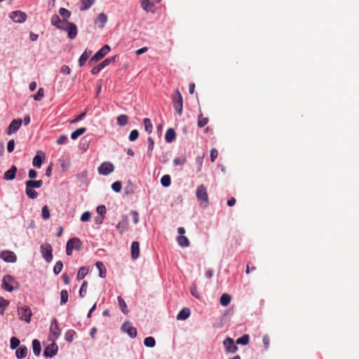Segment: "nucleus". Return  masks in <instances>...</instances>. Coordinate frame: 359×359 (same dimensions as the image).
Wrapping results in <instances>:
<instances>
[{"label": "nucleus", "instance_id": "1", "mask_svg": "<svg viewBox=\"0 0 359 359\" xmlns=\"http://www.w3.org/2000/svg\"><path fill=\"white\" fill-rule=\"evenodd\" d=\"M172 103L175 111L181 116L183 109V97L178 89H176L171 96Z\"/></svg>", "mask_w": 359, "mask_h": 359}, {"label": "nucleus", "instance_id": "2", "mask_svg": "<svg viewBox=\"0 0 359 359\" xmlns=\"http://www.w3.org/2000/svg\"><path fill=\"white\" fill-rule=\"evenodd\" d=\"M196 195L201 205H203L205 208L207 207L208 205V195L207 189L203 184L198 187Z\"/></svg>", "mask_w": 359, "mask_h": 359}, {"label": "nucleus", "instance_id": "3", "mask_svg": "<svg viewBox=\"0 0 359 359\" xmlns=\"http://www.w3.org/2000/svg\"><path fill=\"white\" fill-rule=\"evenodd\" d=\"M59 29L67 32L68 37L70 39H75L78 34L76 25L74 23L71 22L69 21H65L62 27H59Z\"/></svg>", "mask_w": 359, "mask_h": 359}, {"label": "nucleus", "instance_id": "4", "mask_svg": "<svg viewBox=\"0 0 359 359\" xmlns=\"http://www.w3.org/2000/svg\"><path fill=\"white\" fill-rule=\"evenodd\" d=\"M18 282L11 275H6L3 278L2 287L8 291L12 292L15 287H18Z\"/></svg>", "mask_w": 359, "mask_h": 359}, {"label": "nucleus", "instance_id": "5", "mask_svg": "<svg viewBox=\"0 0 359 359\" xmlns=\"http://www.w3.org/2000/svg\"><path fill=\"white\" fill-rule=\"evenodd\" d=\"M60 335V330L58 328L57 321L55 318H53L50 326L49 339L51 341H55Z\"/></svg>", "mask_w": 359, "mask_h": 359}, {"label": "nucleus", "instance_id": "6", "mask_svg": "<svg viewBox=\"0 0 359 359\" xmlns=\"http://www.w3.org/2000/svg\"><path fill=\"white\" fill-rule=\"evenodd\" d=\"M110 51L109 45H104L90 60V63L95 62L102 59Z\"/></svg>", "mask_w": 359, "mask_h": 359}, {"label": "nucleus", "instance_id": "7", "mask_svg": "<svg viewBox=\"0 0 359 359\" xmlns=\"http://www.w3.org/2000/svg\"><path fill=\"white\" fill-rule=\"evenodd\" d=\"M41 252L43 259L47 262H50L53 259L52 247L48 243L42 244L40 247Z\"/></svg>", "mask_w": 359, "mask_h": 359}, {"label": "nucleus", "instance_id": "8", "mask_svg": "<svg viewBox=\"0 0 359 359\" xmlns=\"http://www.w3.org/2000/svg\"><path fill=\"white\" fill-rule=\"evenodd\" d=\"M114 170V165L109 161L102 163L98 168V172L102 175H107Z\"/></svg>", "mask_w": 359, "mask_h": 359}, {"label": "nucleus", "instance_id": "9", "mask_svg": "<svg viewBox=\"0 0 359 359\" xmlns=\"http://www.w3.org/2000/svg\"><path fill=\"white\" fill-rule=\"evenodd\" d=\"M57 345L55 343V341H52L51 344L45 348L43 351V355L46 358H52L57 354Z\"/></svg>", "mask_w": 359, "mask_h": 359}, {"label": "nucleus", "instance_id": "10", "mask_svg": "<svg viewBox=\"0 0 359 359\" xmlns=\"http://www.w3.org/2000/svg\"><path fill=\"white\" fill-rule=\"evenodd\" d=\"M226 352L234 353L238 351V347L235 344L233 339L231 337H227L223 341Z\"/></svg>", "mask_w": 359, "mask_h": 359}, {"label": "nucleus", "instance_id": "11", "mask_svg": "<svg viewBox=\"0 0 359 359\" xmlns=\"http://www.w3.org/2000/svg\"><path fill=\"white\" fill-rule=\"evenodd\" d=\"M121 330L127 333L130 337L135 338L137 336V330L134 327L131 323L126 321L121 326Z\"/></svg>", "mask_w": 359, "mask_h": 359}, {"label": "nucleus", "instance_id": "12", "mask_svg": "<svg viewBox=\"0 0 359 359\" xmlns=\"http://www.w3.org/2000/svg\"><path fill=\"white\" fill-rule=\"evenodd\" d=\"M9 16L15 22L18 23H22L27 19L25 13L20 11H13L10 13Z\"/></svg>", "mask_w": 359, "mask_h": 359}, {"label": "nucleus", "instance_id": "13", "mask_svg": "<svg viewBox=\"0 0 359 359\" xmlns=\"http://www.w3.org/2000/svg\"><path fill=\"white\" fill-rule=\"evenodd\" d=\"M22 123V119H20V118L13 119L9 124V126L7 128V130H6V133L8 135H12V134L16 133L18 130V129L20 128V127L21 126Z\"/></svg>", "mask_w": 359, "mask_h": 359}, {"label": "nucleus", "instance_id": "14", "mask_svg": "<svg viewBox=\"0 0 359 359\" xmlns=\"http://www.w3.org/2000/svg\"><path fill=\"white\" fill-rule=\"evenodd\" d=\"M0 257L6 262L14 263L17 260L15 254L10 250H4L0 254Z\"/></svg>", "mask_w": 359, "mask_h": 359}, {"label": "nucleus", "instance_id": "15", "mask_svg": "<svg viewBox=\"0 0 359 359\" xmlns=\"http://www.w3.org/2000/svg\"><path fill=\"white\" fill-rule=\"evenodd\" d=\"M116 228L121 233L126 231L129 229V222L127 215H124L121 220L117 224Z\"/></svg>", "mask_w": 359, "mask_h": 359}, {"label": "nucleus", "instance_id": "16", "mask_svg": "<svg viewBox=\"0 0 359 359\" xmlns=\"http://www.w3.org/2000/svg\"><path fill=\"white\" fill-rule=\"evenodd\" d=\"M73 250H80L82 247V242L78 238H72L69 239L67 243Z\"/></svg>", "mask_w": 359, "mask_h": 359}, {"label": "nucleus", "instance_id": "17", "mask_svg": "<svg viewBox=\"0 0 359 359\" xmlns=\"http://www.w3.org/2000/svg\"><path fill=\"white\" fill-rule=\"evenodd\" d=\"M17 170V167L15 165H12L11 168L4 173V179L6 180H14Z\"/></svg>", "mask_w": 359, "mask_h": 359}, {"label": "nucleus", "instance_id": "18", "mask_svg": "<svg viewBox=\"0 0 359 359\" xmlns=\"http://www.w3.org/2000/svg\"><path fill=\"white\" fill-rule=\"evenodd\" d=\"M140 256V244L137 241H133L131 245V257L137 259Z\"/></svg>", "mask_w": 359, "mask_h": 359}, {"label": "nucleus", "instance_id": "19", "mask_svg": "<svg viewBox=\"0 0 359 359\" xmlns=\"http://www.w3.org/2000/svg\"><path fill=\"white\" fill-rule=\"evenodd\" d=\"M107 15L104 13H100L95 20V23L98 25L100 28H103L107 21Z\"/></svg>", "mask_w": 359, "mask_h": 359}, {"label": "nucleus", "instance_id": "20", "mask_svg": "<svg viewBox=\"0 0 359 359\" xmlns=\"http://www.w3.org/2000/svg\"><path fill=\"white\" fill-rule=\"evenodd\" d=\"M209 122V118L203 116V114L201 110L199 109V114L198 115L197 126L198 128H203L206 126Z\"/></svg>", "mask_w": 359, "mask_h": 359}, {"label": "nucleus", "instance_id": "21", "mask_svg": "<svg viewBox=\"0 0 359 359\" xmlns=\"http://www.w3.org/2000/svg\"><path fill=\"white\" fill-rule=\"evenodd\" d=\"M92 54V51L88 49H86L83 54L81 55L79 60V65L80 67H82L87 61V60L90 57Z\"/></svg>", "mask_w": 359, "mask_h": 359}, {"label": "nucleus", "instance_id": "22", "mask_svg": "<svg viewBox=\"0 0 359 359\" xmlns=\"http://www.w3.org/2000/svg\"><path fill=\"white\" fill-rule=\"evenodd\" d=\"M176 138V133L173 128H169L167 130L165 135V140L167 142L170 143L173 142Z\"/></svg>", "mask_w": 359, "mask_h": 359}, {"label": "nucleus", "instance_id": "23", "mask_svg": "<svg viewBox=\"0 0 359 359\" xmlns=\"http://www.w3.org/2000/svg\"><path fill=\"white\" fill-rule=\"evenodd\" d=\"M141 7L147 12H154V4L150 0H140Z\"/></svg>", "mask_w": 359, "mask_h": 359}, {"label": "nucleus", "instance_id": "24", "mask_svg": "<svg viewBox=\"0 0 359 359\" xmlns=\"http://www.w3.org/2000/svg\"><path fill=\"white\" fill-rule=\"evenodd\" d=\"M43 185V181L41 180H27L25 182V186H27V188H40Z\"/></svg>", "mask_w": 359, "mask_h": 359}, {"label": "nucleus", "instance_id": "25", "mask_svg": "<svg viewBox=\"0 0 359 359\" xmlns=\"http://www.w3.org/2000/svg\"><path fill=\"white\" fill-rule=\"evenodd\" d=\"M51 25L55 26L59 29V27H62L65 21L57 15H53L50 19Z\"/></svg>", "mask_w": 359, "mask_h": 359}, {"label": "nucleus", "instance_id": "26", "mask_svg": "<svg viewBox=\"0 0 359 359\" xmlns=\"http://www.w3.org/2000/svg\"><path fill=\"white\" fill-rule=\"evenodd\" d=\"M27 348L25 346H21L17 349L15 352V355L17 358L22 359L27 356Z\"/></svg>", "mask_w": 359, "mask_h": 359}, {"label": "nucleus", "instance_id": "27", "mask_svg": "<svg viewBox=\"0 0 359 359\" xmlns=\"http://www.w3.org/2000/svg\"><path fill=\"white\" fill-rule=\"evenodd\" d=\"M96 267L99 270V276L101 278L106 277L107 269L104 264L102 262H97L95 264Z\"/></svg>", "mask_w": 359, "mask_h": 359}, {"label": "nucleus", "instance_id": "28", "mask_svg": "<svg viewBox=\"0 0 359 359\" xmlns=\"http://www.w3.org/2000/svg\"><path fill=\"white\" fill-rule=\"evenodd\" d=\"M32 347H33V352L34 354L36 356H39L41 353V347L40 341L38 339H34L32 341Z\"/></svg>", "mask_w": 359, "mask_h": 359}, {"label": "nucleus", "instance_id": "29", "mask_svg": "<svg viewBox=\"0 0 359 359\" xmlns=\"http://www.w3.org/2000/svg\"><path fill=\"white\" fill-rule=\"evenodd\" d=\"M177 241L179 245H180L182 248H186L189 245V241L188 238L186 236H184V235L178 236L177 238Z\"/></svg>", "mask_w": 359, "mask_h": 359}, {"label": "nucleus", "instance_id": "30", "mask_svg": "<svg viewBox=\"0 0 359 359\" xmlns=\"http://www.w3.org/2000/svg\"><path fill=\"white\" fill-rule=\"evenodd\" d=\"M59 14L62 18V20L65 22L68 21V19L71 16V12L65 8H60Z\"/></svg>", "mask_w": 359, "mask_h": 359}, {"label": "nucleus", "instance_id": "31", "mask_svg": "<svg viewBox=\"0 0 359 359\" xmlns=\"http://www.w3.org/2000/svg\"><path fill=\"white\" fill-rule=\"evenodd\" d=\"M231 300V297L229 294L224 293L222 294L219 302L221 305L226 306L230 303Z\"/></svg>", "mask_w": 359, "mask_h": 359}, {"label": "nucleus", "instance_id": "32", "mask_svg": "<svg viewBox=\"0 0 359 359\" xmlns=\"http://www.w3.org/2000/svg\"><path fill=\"white\" fill-rule=\"evenodd\" d=\"M86 128H79L71 134V138L72 140H76L79 136L82 135L84 133H86Z\"/></svg>", "mask_w": 359, "mask_h": 359}, {"label": "nucleus", "instance_id": "33", "mask_svg": "<svg viewBox=\"0 0 359 359\" xmlns=\"http://www.w3.org/2000/svg\"><path fill=\"white\" fill-rule=\"evenodd\" d=\"M128 123V117L125 114H121L117 117V123L120 126H125Z\"/></svg>", "mask_w": 359, "mask_h": 359}, {"label": "nucleus", "instance_id": "34", "mask_svg": "<svg viewBox=\"0 0 359 359\" xmlns=\"http://www.w3.org/2000/svg\"><path fill=\"white\" fill-rule=\"evenodd\" d=\"M18 314H32L30 308L28 306L24 304L18 306Z\"/></svg>", "mask_w": 359, "mask_h": 359}, {"label": "nucleus", "instance_id": "35", "mask_svg": "<svg viewBox=\"0 0 359 359\" xmlns=\"http://www.w3.org/2000/svg\"><path fill=\"white\" fill-rule=\"evenodd\" d=\"M143 123H144L145 130L148 133H151L152 130H153V125L151 122V120L148 118H145L143 120Z\"/></svg>", "mask_w": 359, "mask_h": 359}, {"label": "nucleus", "instance_id": "36", "mask_svg": "<svg viewBox=\"0 0 359 359\" xmlns=\"http://www.w3.org/2000/svg\"><path fill=\"white\" fill-rule=\"evenodd\" d=\"M25 193L28 198L31 199H34L38 197V193L33 189V188H27L26 186Z\"/></svg>", "mask_w": 359, "mask_h": 359}, {"label": "nucleus", "instance_id": "37", "mask_svg": "<svg viewBox=\"0 0 359 359\" xmlns=\"http://www.w3.org/2000/svg\"><path fill=\"white\" fill-rule=\"evenodd\" d=\"M81 11L89 9L95 3V0H82Z\"/></svg>", "mask_w": 359, "mask_h": 359}, {"label": "nucleus", "instance_id": "38", "mask_svg": "<svg viewBox=\"0 0 359 359\" xmlns=\"http://www.w3.org/2000/svg\"><path fill=\"white\" fill-rule=\"evenodd\" d=\"M144 344L147 347L153 348L156 345L155 339L152 337H147L144 340Z\"/></svg>", "mask_w": 359, "mask_h": 359}, {"label": "nucleus", "instance_id": "39", "mask_svg": "<svg viewBox=\"0 0 359 359\" xmlns=\"http://www.w3.org/2000/svg\"><path fill=\"white\" fill-rule=\"evenodd\" d=\"M88 273V269L83 266L81 267L78 271L76 278L77 280H82Z\"/></svg>", "mask_w": 359, "mask_h": 359}, {"label": "nucleus", "instance_id": "40", "mask_svg": "<svg viewBox=\"0 0 359 359\" xmlns=\"http://www.w3.org/2000/svg\"><path fill=\"white\" fill-rule=\"evenodd\" d=\"M249 340H250L249 335L244 334L236 340V344L245 346L249 343Z\"/></svg>", "mask_w": 359, "mask_h": 359}, {"label": "nucleus", "instance_id": "41", "mask_svg": "<svg viewBox=\"0 0 359 359\" xmlns=\"http://www.w3.org/2000/svg\"><path fill=\"white\" fill-rule=\"evenodd\" d=\"M187 162V158L185 156H181L179 158H176L173 160L175 165H182Z\"/></svg>", "mask_w": 359, "mask_h": 359}, {"label": "nucleus", "instance_id": "42", "mask_svg": "<svg viewBox=\"0 0 359 359\" xmlns=\"http://www.w3.org/2000/svg\"><path fill=\"white\" fill-rule=\"evenodd\" d=\"M161 184L165 187L170 186L171 183L170 177L168 175H163L161 179Z\"/></svg>", "mask_w": 359, "mask_h": 359}, {"label": "nucleus", "instance_id": "43", "mask_svg": "<svg viewBox=\"0 0 359 359\" xmlns=\"http://www.w3.org/2000/svg\"><path fill=\"white\" fill-rule=\"evenodd\" d=\"M118 302L119 306L121 309V311L123 313H127L128 312L127 306H126V304L125 301L123 300V299L121 297H118Z\"/></svg>", "mask_w": 359, "mask_h": 359}, {"label": "nucleus", "instance_id": "44", "mask_svg": "<svg viewBox=\"0 0 359 359\" xmlns=\"http://www.w3.org/2000/svg\"><path fill=\"white\" fill-rule=\"evenodd\" d=\"M115 60V57L107 58L100 63V66L101 67V68L104 69L105 67L108 66L111 62H114Z\"/></svg>", "mask_w": 359, "mask_h": 359}, {"label": "nucleus", "instance_id": "45", "mask_svg": "<svg viewBox=\"0 0 359 359\" xmlns=\"http://www.w3.org/2000/svg\"><path fill=\"white\" fill-rule=\"evenodd\" d=\"M63 268V263L61 261H57L53 268V272L55 274H59Z\"/></svg>", "mask_w": 359, "mask_h": 359}, {"label": "nucleus", "instance_id": "46", "mask_svg": "<svg viewBox=\"0 0 359 359\" xmlns=\"http://www.w3.org/2000/svg\"><path fill=\"white\" fill-rule=\"evenodd\" d=\"M41 215L43 219H48L50 218V211L47 205H44L41 210Z\"/></svg>", "mask_w": 359, "mask_h": 359}, {"label": "nucleus", "instance_id": "47", "mask_svg": "<svg viewBox=\"0 0 359 359\" xmlns=\"http://www.w3.org/2000/svg\"><path fill=\"white\" fill-rule=\"evenodd\" d=\"M32 164L35 167L40 168L42 164L41 157L38 154L36 155L33 158Z\"/></svg>", "mask_w": 359, "mask_h": 359}, {"label": "nucleus", "instance_id": "48", "mask_svg": "<svg viewBox=\"0 0 359 359\" xmlns=\"http://www.w3.org/2000/svg\"><path fill=\"white\" fill-rule=\"evenodd\" d=\"M88 282L84 281L79 290V294L81 297H83L87 293Z\"/></svg>", "mask_w": 359, "mask_h": 359}, {"label": "nucleus", "instance_id": "49", "mask_svg": "<svg viewBox=\"0 0 359 359\" xmlns=\"http://www.w3.org/2000/svg\"><path fill=\"white\" fill-rule=\"evenodd\" d=\"M69 294L67 290H62L60 293L61 304H65L68 301Z\"/></svg>", "mask_w": 359, "mask_h": 359}, {"label": "nucleus", "instance_id": "50", "mask_svg": "<svg viewBox=\"0 0 359 359\" xmlns=\"http://www.w3.org/2000/svg\"><path fill=\"white\" fill-rule=\"evenodd\" d=\"M20 340L15 337H13L11 339V348L15 349L20 345Z\"/></svg>", "mask_w": 359, "mask_h": 359}, {"label": "nucleus", "instance_id": "51", "mask_svg": "<svg viewBox=\"0 0 359 359\" xmlns=\"http://www.w3.org/2000/svg\"><path fill=\"white\" fill-rule=\"evenodd\" d=\"M190 292H191V295L194 296V297H196L197 299L200 298V294L198 291V288L195 284H194L191 286Z\"/></svg>", "mask_w": 359, "mask_h": 359}, {"label": "nucleus", "instance_id": "52", "mask_svg": "<svg viewBox=\"0 0 359 359\" xmlns=\"http://www.w3.org/2000/svg\"><path fill=\"white\" fill-rule=\"evenodd\" d=\"M139 137V132L137 130H133L129 135V140L131 142L135 141Z\"/></svg>", "mask_w": 359, "mask_h": 359}, {"label": "nucleus", "instance_id": "53", "mask_svg": "<svg viewBox=\"0 0 359 359\" xmlns=\"http://www.w3.org/2000/svg\"><path fill=\"white\" fill-rule=\"evenodd\" d=\"M148 144L147 153L151 156L154 147V141L151 137L148 138Z\"/></svg>", "mask_w": 359, "mask_h": 359}, {"label": "nucleus", "instance_id": "54", "mask_svg": "<svg viewBox=\"0 0 359 359\" xmlns=\"http://www.w3.org/2000/svg\"><path fill=\"white\" fill-rule=\"evenodd\" d=\"M111 188L115 192H120L122 188V184L120 181H116L112 184Z\"/></svg>", "mask_w": 359, "mask_h": 359}, {"label": "nucleus", "instance_id": "55", "mask_svg": "<svg viewBox=\"0 0 359 359\" xmlns=\"http://www.w3.org/2000/svg\"><path fill=\"white\" fill-rule=\"evenodd\" d=\"M44 96V90H43V88H40L36 93V95H35L34 96V99L36 101H40L41 100V99Z\"/></svg>", "mask_w": 359, "mask_h": 359}, {"label": "nucleus", "instance_id": "56", "mask_svg": "<svg viewBox=\"0 0 359 359\" xmlns=\"http://www.w3.org/2000/svg\"><path fill=\"white\" fill-rule=\"evenodd\" d=\"M8 305V302L3 297H0V313H3L5 307Z\"/></svg>", "mask_w": 359, "mask_h": 359}, {"label": "nucleus", "instance_id": "57", "mask_svg": "<svg viewBox=\"0 0 359 359\" xmlns=\"http://www.w3.org/2000/svg\"><path fill=\"white\" fill-rule=\"evenodd\" d=\"M67 142H68V137L65 135H60L57 140V143L58 144H66Z\"/></svg>", "mask_w": 359, "mask_h": 359}, {"label": "nucleus", "instance_id": "58", "mask_svg": "<svg viewBox=\"0 0 359 359\" xmlns=\"http://www.w3.org/2000/svg\"><path fill=\"white\" fill-rule=\"evenodd\" d=\"M130 215L133 218V221L134 224H137L139 222V214L136 210H131Z\"/></svg>", "mask_w": 359, "mask_h": 359}, {"label": "nucleus", "instance_id": "59", "mask_svg": "<svg viewBox=\"0 0 359 359\" xmlns=\"http://www.w3.org/2000/svg\"><path fill=\"white\" fill-rule=\"evenodd\" d=\"M75 334V332L74 330H69L65 334V339L68 341H72L73 340V337Z\"/></svg>", "mask_w": 359, "mask_h": 359}, {"label": "nucleus", "instance_id": "60", "mask_svg": "<svg viewBox=\"0 0 359 359\" xmlns=\"http://www.w3.org/2000/svg\"><path fill=\"white\" fill-rule=\"evenodd\" d=\"M196 163L198 165L197 172H200L201 170V168H202L203 162V158L201 157V156H198L196 158Z\"/></svg>", "mask_w": 359, "mask_h": 359}, {"label": "nucleus", "instance_id": "61", "mask_svg": "<svg viewBox=\"0 0 359 359\" xmlns=\"http://www.w3.org/2000/svg\"><path fill=\"white\" fill-rule=\"evenodd\" d=\"M14 148H15V141H14V140H9L8 142V144H7V151L9 153H11V152L13 151Z\"/></svg>", "mask_w": 359, "mask_h": 359}, {"label": "nucleus", "instance_id": "62", "mask_svg": "<svg viewBox=\"0 0 359 359\" xmlns=\"http://www.w3.org/2000/svg\"><path fill=\"white\" fill-rule=\"evenodd\" d=\"M91 214L90 212H85L81 215V220L82 222H88L90 219Z\"/></svg>", "mask_w": 359, "mask_h": 359}, {"label": "nucleus", "instance_id": "63", "mask_svg": "<svg viewBox=\"0 0 359 359\" xmlns=\"http://www.w3.org/2000/svg\"><path fill=\"white\" fill-rule=\"evenodd\" d=\"M97 212L104 217V215L106 213V208L104 205H99L97 208Z\"/></svg>", "mask_w": 359, "mask_h": 359}, {"label": "nucleus", "instance_id": "64", "mask_svg": "<svg viewBox=\"0 0 359 359\" xmlns=\"http://www.w3.org/2000/svg\"><path fill=\"white\" fill-rule=\"evenodd\" d=\"M218 156V151L216 149H212L210 151V160L214 162Z\"/></svg>", "mask_w": 359, "mask_h": 359}]
</instances>
